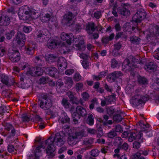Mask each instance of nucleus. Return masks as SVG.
Wrapping results in <instances>:
<instances>
[{
  "label": "nucleus",
  "instance_id": "1",
  "mask_svg": "<svg viewBox=\"0 0 159 159\" xmlns=\"http://www.w3.org/2000/svg\"><path fill=\"white\" fill-rule=\"evenodd\" d=\"M65 142V138L59 133H56L53 137L50 136L45 142V143L48 145L46 149L47 154L52 155L55 150L56 146L61 147L64 144Z\"/></svg>",
  "mask_w": 159,
  "mask_h": 159
},
{
  "label": "nucleus",
  "instance_id": "2",
  "mask_svg": "<svg viewBox=\"0 0 159 159\" xmlns=\"http://www.w3.org/2000/svg\"><path fill=\"white\" fill-rule=\"evenodd\" d=\"M129 59H126L125 62L126 63L125 65L124 64L122 66L123 70L126 72L127 71H133L135 68L137 67L136 65L135 64V63H140L141 61H139L138 59L135 57L130 56Z\"/></svg>",
  "mask_w": 159,
  "mask_h": 159
},
{
  "label": "nucleus",
  "instance_id": "3",
  "mask_svg": "<svg viewBox=\"0 0 159 159\" xmlns=\"http://www.w3.org/2000/svg\"><path fill=\"white\" fill-rule=\"evenodd\" d=\"M49 96L47 94H42L41 98L44 100L39 99L38 103L40 107L44 110L49 109L52 106L51 100L48 99Z\"/></svg>",
  "mask_w": 159,
  "mask_h": 159
},
{
  "label": "nucleus",
  "instance_id": "4",
  "mask_svg": "<svg viewBox=\"0 0 159 159\" xmlns=\"http://www.w3.org/2000/svg\"><path fill=\"white\" fill-rule=\"evenodd\" d=\"M147 14L142 8L138 9L136 13L132 17V21L137 23H140L146 17Z\"/></svg>",
  "mask_w": 159,
  "mask_h": 159
},
{
  "label": "nucleus",
  "instance_id": "5",
  "mask_svg": "<svg viewBox=\"0 0 159 159\" xmlns=\"http://www.w3.org/2000/svg\"><path fill=\"white\" fill-rule=\"evenodd\" d=\"M8 55L10 60L13 62H18L20 59V53L18 51L15 50L14 48L9 49Z\"/></svg>",
  "mask_w": 159,
  "mask_h": 159
},
{
  "label": "nucleus",
  "instance_id": "6",
  "mask_svg": "<svg viewBox=\"0 0 159 159\" xmlns=\"http://www.w3.org/2000/svg\"><path fill=\"white\" fill-rule=\"evenodd\" d=\"M148 98L144 96L141 97L139 95H135L130 100L131 104L134 106H137L142 103H144Z\"/></svg>",
  "mask_w": 159,
  "mask_h": 159
},
{
  "label": "nucleus",
  "instance_id": "7",
  "mask_svg": "<svg viewBox=\"0 0 159 159\" xmlns=\"http://www.w3.org/2000/svg\"><path fill=\"white\" fill-rule=\"evenodd\" d=\"M27 9H28V7L27 6L22 7L19 9L18 16L20 19L26 20L30 19V15Z\"/></svg>",
  "mask_w": 159,
  "mask_h": 159
},
{
  "label": "nucleus",
  "instance_id": "8",
  "mask_svg": "<svg viewBox=\"0 0 159 159\" xmlns=\"http://www.w3.org/2000/svg\"><path fill=\"white\" fill-rule=\"evenodd\" d=\"M46 29H43L37 30L35 33L36 40L40 43L43 42L45 40V37L47 34Z\"/></svg>",
  "mask_w": 159,
  "mask_h": 159
},
{
  "label": "nucleus",
  "instance_id": "9",
  "mask_svg": "<svg viewBox=\"0 0 159 159\" xmlns=\"http://www.w3.org/2000/svg\"><path fill=\"white\" fill-rule=\"evenodd\" d=\"M73 17L72 13L71 12H68L64 16L62 20V23L64 25L70 26L72 24V19Z\"/></svg>",
  "mask_w": 159,
  "mask_h": 159
},
{
  "label": "nucleus",
  "instance_id": "10",
  "mask_svg": "<svg viewBox=\"0 0 159 159\" xmlns=\"http://www.w3.org/2000/svg\"><path fill=\"white\" fill-rule=\"evenodd\" d=\"M124 4L121 2L120 6L118 7L117 12L122 16H127L130 15V12L128 9L123 7Z\"/></svg>",
  "mask_w": 159,
  "mask_h": 159
},
{
  "label": "nucleus",
  "instance_id": "11",
  "mask_svg": "<svg viewBox=\"0 0 159 159\" xmlns=\"http://www.w3.org/2000/svg\"><path fill=\"white\" fill-rule=\"evenodd\" d=\"M45 70L48 75L52 77H56L58 74L57 69L54 67H47L46 68Z\"/></svg>",
  "mask_w": 159,
  "mask_h": 159
},
{
  "label": "nucleus",
  "instance_id": "12",
  "mask_svg": "<svg viewBox=\"0 0 159 159\" xmlns=\"http://www.w3.org/2000/svg\"><path fill=\"white\" fill-rule=\"evenodd\" d=\"M144 68L147 71L152 72L156 71L157 67L155 64L152 62H150L145 65Z\"/></svg>",
  "mask_w": 159,
  "mask_h": 159
},
{
  "label": "nucleus",
  "instance_id": "13",
  "mask_svg": "<svg viewBox=\"0 0 159 159\" xmlns=\"http://www.w3.org/2000/svg\"><path fill=\"white\" fill-rule=\"evenodd\" d=\"M96 26L94 23L89 22L86 25V30L89 35L92 34L95 30Z\"/></svg>",
  "mask_w": 159,
  "mask_h": 159
},
{
  "label": "nucleus",
  "instance_id": "14",
  "mask_svg": "<svg viewBox=\"0 0 159 159\" xmlns=\"http://www.w3.org/2000/svg\"><path fill=\"white\" fill-rule=\"evenodd\" d=\"M9 18L7 16H0V26H6L10 23Z\"/></svg>",
  "mask_w": 159,
  "mask_h": 159
},
{
  "label": "nucleus",
  "instance_id": "15",
  "mask_svg": "<svg viewBox=\"0 0 159 159\" xmlns=\"http://www.w3.org/2000/svg\"><path fill=\"white\" fill-rule=\"evenodd\" d=\"M46 60L49 63H52L57 61L58 60V57L57 55L50 54H48L45 56Z\"/></svg>",
  "mask_w": 159,
  "mask_h": 159
},
{
  "label": "nucleus",
  "instance_id": "16",
  "mask_svg": "<svg viewBox=\"0 0 159 159\" xmlns=\"http://www.w3.org/2000/svg\"><path fill=\"white\" fill-rule=\"evenodd\" d=\"M76 111L80 116H84L87 115L86 109L80 106H78L76 109Z\"/></svg>",
  "mask_w": 159,
  "mask_h": 159
},
{
  "label": "nucleus",
  "instance_id": "17",
  "mask_svg": "<svg viewBox=\"0 0 159 159\" xmlns=\"http://www.w3.org/2000/svg\"><path fill=\"white\" fill-rule=\"evenodd\" d=\"M35 47V44L29 43L28 47L26 48V53L30 55H32L34 53Z\"/></svg>",
  "mask_w": 159,
  "mask_h": 159
},
{
  "label": "nucleus",
  "instance_id": "18",
  "mask_svg": "<svg viewBox=\"0 0 159 159\" xmlns=\"http://www.w3.org/2000/svg\"><path fill=\"white\" fill-rule=\"evenodd\" d=\"M66 42L69 45H70L72 41L74 42L78 41V39L76 38H74L73 34L71 33L67 34L66 37Z\"/></svg>",
  "mask_w": 159,
  "mask_h": 159
},
{
  "label": "nucleus",
  "instance_id": "19",
  "mask_svg": "<svg viewBox=\"0 0 159 159\" xmlns=\"http://www.w3.org/2000/svg\"><path fill=\"white\" fill-rule=\"evenodd\" d=\"M42 148L44 149L45 148V147L41 145L36 148L34 152L35 155L34 159H39V157L41 155V149Z\"/></svg>",
  "mask_w": 159,
  "mask_h": 159
},
{
  "label": "nucleus",
  "instance_id": "20",
  "mask_svg": "<svg viewBox=\"0 0 159 159\" xmlns=\"http://www.w3.org/2000/svg\"><path fill=\"white\" fill-rule=\"evenodd\" d=\"M43 58L41 56H36L35 57L34 62L36 65L42 66L43 65L44 61L43 60Z\"/></svg>",
  "mask_w": 159,
  "mask_h": 159
},
{
  "label": "nucleus",
  "instance_id": "21",
  "mask_svg": "<svg viewBox=\"0 0 159 159\" xmlns=\"http://www.w3.org/2000/svg\"><path fill=\"white\" fill-rule=\"evenodd\" d=\"M57 40L55 39H51L47 43V46L49 49H54L57 47Z\"/></svg>",
  "mask_w": 159,
  "mask_h": 159
},
{
  "label": "nucleus",
  "instance_id": "22",
  "mask_svg": "<svg viewBox=\"0 0 159 159\" xmlns=\"http://www.w3.org/2000/svg\"><path fill=\"white\" fill-rule=\"evenodd\" d=\"M115 34L113 33L111 34L109 37L104 36L102 39V43L104 44H107L108 43L109 41L112 40L115 37Z\"/></svg>",
  "mask_w": 159,
  "mask_h": 159
},
{
  "label": "nucleus",
  "instance_id": "23",
  "mask_svg": "<svg viewBox=\"0 0 159 159\" xmlns=\"http://www.w3.org/2000/svg\"><path fill=\"white\" fill-rule=\"evenodd\" d=\"M78 141V140H77L73 134L72 136H70L68 138L67 142L70 146L76 144Z\"/></svg>",
  "mask_w": 159,
  "mask_h": 159
},
{
  "label": "nucleus",
  "instance_id": "24",
  "mask_svg": "<svg viewBox=\"0 0 159 159\" xmlns=\"http://www.w3.org/2000/svg\"><path fill=\"white\" fill-rule=\"evenodd\" d=\"M120 4L121 2L118 1L115 2L113 7L112 13V14L116 17H117L118 16V7L120 6Z\"/></svg>",
  "mask_w": 159,
  "mask_h": 159
},
{
  "label": "nucleus",
  "instance_id": "25",
  "mask_svg": "<svg viewBox=\"0 0 159 159\" xmlns=\"http://www.w3.org/2000/svg\"><path fill=\"white\" fill-rule=\"evenodd\" d=\"M107 112L109 115L112 116L114 114L120 113V111L115 109L112 107H110L107 109Z\"/></svg>",
  "mask_w": 159,
  "mask_h": 159
},
{
  "label": "nucleus",
  "instance_id": "26",
  "mask_svg": "<svg viewBox=\"0 0 159 159\" xmlns=\"http://www.w3.org/2000/svg\"><path fill=\"white\" fill-rule=\"evenodd\" d=\"M1 81L3 84L8 86H11V83H9V78L7 76L2 75L1 78Z\"/></svg>",
  "mask_w": 159,
  "mask_h": 159
},
{
  "label": "nucleus",
  "instance_id": "27",
  "mask_svg": "<svg viewBox=\"0 0 159 159\" xmlns=\"http://www.w3.org/2000/svg\"><path fill=\"white\" fill-rule=\"evenodd\" d=\"M87 123L90 125H93L94 122V117L92 114H89L88 115L87 119Z\"/></svg>",
  "mask_w": 159,
  "mask_h": 159
},
{
  "label": "nucleus",
  "instance_id": "28",
  "mask_svg": "<svg viewBox=\"0 0 159 159\" xmlns=\"http://www.w3.org/2000/svg\"><path fill=\"white\" fill-rule=\"evenodd\" d=\"M77 140L79 141V139L82 137H84V131L82 130L79 132H76L73 134Z\"/></svg>",
  "mask_w": 159,
  "mask_h": 159
},
{
  "label": "nucleus",
  "instance_id": "29",
  "mask_svg": "<svg viewBox=\"0 0 159 159\" xmlns=\"http://www.w3.org/2000/svg\"><path fill=\"white\" fill-rule=\"evenodd\" d=\"M61 103L62 105L66 109H68L70 107V103L68 100L65 98H63L62 99Z\"/></svg>",
  "mask_w": 159,
  "mask_h": 159
},
{
  "label": "nucleus",
  "instance_id": "30",
  "mask_svg": "<svg viewBox=\"0 0 159 159\" xmlns=\"http://www.w3.org/2000/svg\"><path fill=\"white\" fill-rule=\"evenodd\" d=\"M138 82L141 84L146 85L148 84V80L145 77L139 76L138 77Z\"/></svg>",
  "mask_w": 159,
  "mask_h": 159
},
{
  "label": "nucleus",
  "instance_id": "31",
  "mask_svg": "<svg viewBox=\"0 0 159 159\" xmlns=\"http://www.w3.org/2000/svg\"><path fill=\"white\" fill-rule=\"evenodd\" d=\"M66 61V59L63 58H60L58 62L59 66L60 67H63V68L65 69L67 66Z\"/></svg>",
  "mask_w": 159,
  "mask_h": 159
},
{
  "label": "nucleus",
  "instance_id": "32",
  "mask_svg": "<svg viewBox=\"0 0 159 159\" xmlns=\"http://www.w3.org/2000/svg\"><path fill=\"white\" fill-rule=\"evenodd\" d=\"M130 41L131 43L134 44H139L140 39L135 35L131 36L130 37Z\"/></svg>",
  "mask_w": 159,
  "mask_h": 159
},
{
  "label": "nucleus",
  "instance_id": "33",
  "mask_svg": "<svg viewBox=\"0 0 159 159\" xmlns=\"http://www.w3.org/2000/svg\"><path fill=\"white\" fill-rule=\"evenodd\" d=\"M122 113L121 111L120 113H116L113 117L114 120L118 122L121 121L122 119L121 115Z\"/></svg>",
  "mask_w": 159,
  "mask_h": 159
},
{
  "label": "nucleus",
  "instance_id": "34",
  "mask_svg": "<svg viewBox=\"0 0 159 159\" xmlns=\"http://www.w3.org/2000/svg\"><path fill=\"white\" fill-rule=\"evenodd\" d=\"M29 13L30 15V18L35 19L38 17L39 14L38 13L36 12L34 10H30L29 9Z\"/></svg>",
  "mask_w": 159,
  "mask_h": 159
},
{
  "label": "nucleus",
  "instance_id": "35",
  "mask_svg": "<svg viewBox=\"0 0 159 159\" xmlns=\"http://www.w3.org/2000/svg\"><path fill=\"white\" fill-rule=\"evenodd\" d=\"M107 134V137L110 139H113L117 135V133L114 131V129H111Z\"/></svg>",
  "mask_w": 159,
  "mask_h": 159
},
{
  "label": "nucleus",
  "instance_id": "36",
  "mask_svg": "<svg viewBox=\"0 0 159 159\" xmlns=\"http://www.w3.org/2000/svg\"><path fill=\"white\" fill-rule=\"evenodd\" d=\"M51 15L52 14L51 13L50 14L47 13L42 17L41 20L43 22H47L49 21Z\"/></svg>",
  "mask_w": 159,
  "mask_h": 159
},
{
  "label": "nucleus",
  "instance_id": "37",
  "mask_svg": "<svg viewBox=\"0 0 159 159\" xmlns=\"http://www.w3.org/2000/svg\"><path fill=\"white\" fill-rule=\"evenodd\" d=\"M115 96L116 95L113 94V95L109 96L105 98V100H106L107 102L111 103V102H114L116 100Z\"/></svg>",
  "mask_w": 159,
  "mask_h": 159
},
{
  "label": "nucleus",
  "instance_id": "38",
  "mask_svg": "<svg viewBox=\"0 0 159 159\" xmlns=\"http://www.w3.org/2000/svg\"><path fill=\"white\" fill-rule=\"evenodd\" d=\"M35 76L42 75L43 73V70L40 67H37L35 68Z\"/></svg>",
  "mask_w": 159,
  "mask_h": 159
},
{
  "label": "nucleus",
  "instance_id": "39",
  "mask_svg": "<svg viewBox=\"0 0 159 159\" xmlns=\"http://www.w3.org/2000/svg\"><path fill=\"white\" fill-rule=\"evenodd\" d=\"M136 133L135 132L129 131V135L128 141L131 142L134 140H135Z\"/></svg>",
  "mask_w": 159,
  "mask_h": 159
},
{
  "label": "nucleus",
  "instance_id": "40",
  "mask_svg": "<svg viewBox=\"0 0 159 159\" xmlns=\"http://www.w3.org/2000/svg\"><path fill=\"white\" fill-rule=\"evenodd\" d=\"M113 72L111 73L110 74L107 76V80L111 82H114L116 79Z\"/></svg>",
  "mask_w": 159,
  "mask_h": 159
},
{
  "label": "nucleus",
  "instance_id": "41",
  "mask_svg": "<svg viewBox=\"0 0 159 159\" xmlns=\"http://www.w3.org/2000/svg\"><path fill=\"white\" fill-rule=\"evenodd\" d=\"M17 39L23 41H25V34L20 31H18L17 32Z\"/></svg>",
  "mask_w": 159,
  "mask_h": 159
},
{
  "label": "nucleus",
  "instance_id": "42",
  "mask_svg": "<svg viewBox=\"0 0 159 159\" xmlns=\"http://www.w3.org/2000/svg\"><path fill=\"white\" fill-rule=\"evenodd\" d=\"M122 143V139L119 137H116L114 140V143L118 146V147L121 145Z\"/></svg>",
  "mask_w": 159,
  "mask_h": 159
},
{
  "label": "nucleus",
  "instance_id": "43",
  "mask_svg": "<svg viewBox=\"0 0 159 159\" xmlns=\"http://www.w3.org/2000/svg\"><path fill=\"white\" fill-rule=\"evenodd\" d=\"M73 81L71 77H67L65 80V83L67 84L70 87H71L73 84Z\"/></svg>",
  "mask_w": 159,
  "mask_h": 159
},
{
  "label": "nucleus",
  "instance_id": "44",
  "mask_svg": "<svg viewBox=\"0 0 159 159\" xmlns=\"http://www.w3.org/2000/svg\"><path fill=\"white\" fill-rule=\"evenodd\" d=\"M49 77L43 76L39 79V81L41 84H45L49 81Z\"/></svg>",
  "mask_w": 159,
  "mask_h": 159
},
{
  "label": "nucleus",
  "instance_id": "45",
  "mask_svg": "<svg viewBox=\"0 0 159 159\" xmlns=\"http://www.w3.org/2000/svg\"><path fill=\"white\" fill-rule=\"evenodd\" d=\"M15 33V31L14 30H11L10 32L6 33L5 34L6 38L8 39H11L12 36H14Z\"/></svg>",
  "mask_w": 159,
  "mask_h": 159
},
{
  "label": "nucleus",
  "instance_id": "46",
  "mask_svg": "<svg viewBox=\"0 0 159 159\" xmlns=\"http://www.w3.org/2000/svg\"><path fill=\"white\" fill-rule=\"evenodd\" d=\"M93 142V139H85L84 140V143L86 145L92 144Z\"/></svg>",
  "mask_w": 159,
  "mask_h": 159
},
{
  "label": "nucleus",
  "instance_id": "47",
  "mask_svg": "<svg viewBox=\"0 0 159 159\" xmlns=\"http://www.w3.org/2000/svg\"><path fill=\"white\" fill-rule=\"evenodd\" d=\"M35 68H30L29 70L26 72L27 74L29 75H31L32 76L35 77Z\"/></svg>",
  "mask_w": 159,
  "mask_h": 159
},
{
  "label": "nucleus",
  "instance_id": "48",
  "mask_svg": "<svg viewBox=\"0 0 159 159\" xmlns=\"http://www.w3.org/2000/svg\"><path fill=\"white\" fill-rule=\"evenodd\" d=\"M8 110L7 108V107L4 106H2L0 107V114L3 115V113H8Z\"/></svg>",
  "mask_w": 159,
  "mask_h": 159
},
{
  "label": "nucleus",
  "instance_id": "49",
  "mask_svg": "<svg viewBox=\"0 0 159 159\" xmlns=\"http://www.w3.org/2000/svg\"><path fill=\"white\" fill-rule=\"evenodd\" d=\"M114 129V131H115L116 133H117V132L121 133L123 131V128L120 125H116Z\"/></svg>",
  "mask_w": 159,
  "mask_h": 159
},
{
  "label": "nucleus",
  "instance_id": "50",
  "mask_svg": "<svg viewBox=\"0 0 159 159\" xmlns=\"http://www.w3.org/2000/svg\"><path fill=\"white\" fill-rule=\"evenodd\" d=\"M82 96L84 100L85 101H88L90 97L89 95L87 92H83L82 93Z\"/></svg>",
  "mask_w": 159,
  "mask_h": 159
},
{
  "label": "nucleus",
  "instance_id": "51",
  "mask_svg": "<svg viewBox=\"0 0 159 159\" xmlns=\"http://www.w3.org/2000/svg\"><path fill=\"white\" fill-rule=\"evenodd\" d=\"M89 62L86 60H84L82 62V65L83 67L85 69L89 68Z\"/></svg>",
  "mask_w": 159,
  "mask_h": 159
},
{
  "label": "nucleus",
  "instance_id": "52",
  "mask_svg": "<svg viewBox=\"0 0 159 159\" xmlns=\"http://www.w3.org/2000/svg\"><path fill=\"white\" fill-rule=\"evenodd\" d=\"M111 66L112 68H115L117 67L118 65V62L115 59H113L111 60Z\"/></svg>",
  "mask_w": 159,
  "mask_h": 159
},
{
  "label": "nucleus",
  "instance_id": "53",
  "mask_svg": "<svg viewBox=\"0 0 159 159\" xmlns=\"http://www.w3.org/2000/svg\"><path fill=\"white\" fill-rule=\"evenodd\" d=\"M70 119L67 116H64L61 119V121L62 123H69Z\"/></svg>",
  "mask_w": 159,
  "mask_h": 159
},
{
  "label": "nucleus",
  "instance_id": "54",
  "mask_svg": "<svg viewBox=\"0 0 159 159\" xmlns=\"http://www.w3.org/2000/svg\"><path fill=\"white\" fill-rule=\"evenodd\" d=\"M32 28L30 26H24L23 28V31L26 33H29L32 30Z\"/></svg>",
  "mask_w": 159,
  "mask_h": 159
},
{
  "label": "nucleus",
  "instance_id": "55",
  "mask_svg": "<svg viewBox=\"0 0 159 159\" xmlns=\"http://www.w3.org/2000/svg\"><path fill=\"white\" fill-rule=\"evenodd\" d=\"M119 148L124 150L125 151L128 149L129 145L128 144L126 143H125L122 145H120L119 147Z\"/></svg>",
  "mask_w": 159,
  "mask_h": 159
},
{
  "label": "nucleus",
  "instance_id": "56",
  "mask_svg": "<svg viewBox=\"0 0 159 159\" xmlns=\"http://www.w3.org/2000/svg\"><path fill=\"white\" fill-rule=\"evenodd\" d=\"M122 44L119 42L114 44V49L115 50H119L122 47Z\"/></svg>",
  "mask_w": 159,
  "mask_h": 159
},
{
  "label": "nucleus",
  "instance_id": "57",
  "mask_svg": "<svg viewBox=\"0 0 159 159\" xmlns=\"http://www.w3.org/2000/svg\"><path fill=\"white\" fill-rule=\"evenodd\" d=\"M33 121L35 122H42L43 119L39 115H36L34 116Z\"/></svg>",
  "mask_w": 159,
  "mask_h": 159
},
{
  "label": "nucleus",
  "instance_id": "58",
  "mask_svg": "<svg viewBox=\"0 0 159 159\" xmlns=\"http://www.w3.org/2000/svg\"><path fill=\"white\" fill-rule=\"evenodd\" d=\"M91 155L93 157H96L99 154L98 150L97 149L92 150L91 152Z\"/></svg>",
  "mask_w": 159,
  "mask_h": 159
},
{
  "label": "nucleus",
  "instance_id": "59",
  "mask_svg": "<svg viewBox=\"0 0 159 159\" xmlns=\"http://www.w3.org/2000/svg\"><path fill=\"white\" fill-rule=\"evenodd\" d=\"M74 28L76 30V32H80L81 31L82 29V26L80 24H76L74 26Z\"/></svg>",
  "mask_w": 159,
  "mask_h": 159
},
{
  "label": "nucleus",
  "instance_id": "60",
  "mask_svg": "<svg viewBox=\"0 0 159 159\" xmlns=\"http://www.w3.org/2000/svg\"><path fill=\"white\" fill-rule=\"evenodd\" d=\"M75 46L77 48L78 50L80 51L84 50L85 48V46L82 43H81V44L80 43L77 44H75Z\"/></svg>",
  "mask_w": 159,
  "mask_h": 159
},
{
  "label": "nucleus",
  "instance_id": "61",
  "mask_svg": "<svg viewBox=\"0 0 159 159\" xmlns=\"http://www.w3.org/2000/svg\"><path fill=\"white\" fill-rule=\"evenodd\" d=\"M73 78L75 80L78 81L81 79V76L80 74L76 73L74 75Z\"/></svg>",
  "mask_w": 159,
  "mask_h": 159
},
{
  "label": "nucleus",
  "instance_id": "62",
  "mask_svg": "<svg viewBox=\"0 0 159 159\" xmlns=\"http://www.w3.org/2000/svg\"><path fill=\"white\" fill-rule=\"evenodd\" d=\"M142 152L139 151L133 155L131 157L132 159H139V157L141 156Z\"/></svg>",
  "mask_w": 159,
  "mask_h": 159
},
{
  "label": "nucleus",
  "instance_id": "63",
  "mask_svg": "<svg viewBox=\"0 0 159 159\" xmlns=\"http://www.w3.org/2000/svg\"><path fill=\"white\" fill-rule=\"evenodd\" d=\"M116 79L120 77L123 75L122 73L120 71H115L113 72Z\"/></svg>",
  "mask_w": 159,
  "mask_h": 159
},
{
  "label": "nucleus",
  "instance_id": "64",
  "mask_svg": "<svg viewBox=\"0 0 159 159\" xmlns=\"http://www.w3.org/2000/svg\"><path fill=\"white\" fill-rule=\"evenodd\" d=\"M28 75L27 74V72L25 73H23L20 75V80L21 81L23 82L24 79H27V76Z\"/></svg>",
  "mask_w": 159,
  "mask_h": 159
}]
</instances>
